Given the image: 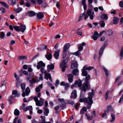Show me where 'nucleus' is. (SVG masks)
<instances>
[{"label":"nucleus","mask_w":123,"mask_h":123,"mask_svg":"<svg viewBox=\"0 0 123 123\" xmlns=\"http://www.w3.org/2000/svg\"><path fill=\"white\" fill-rule=\"evenodd\" d=\"M82 75L83 76H86L85 78L86 82L85 83V85H83V88L84 89V90H85V91L86 90V89L84 88H85V87L86 88V89H87L88 88H89L90 89L91 87L90 85L89 82V80L91 78L90 75L89 74H87L86 75L84 76L83 75V74L82 73Z\"/></svg>","instance_id":"1"},{"label":"nucleus","mask_w":123,"mask_h":123,"mask_svg":"<svg viewBox=\"0 0 123 123\" xmlns=\"http://www.w3.org/2000/svg\"><path fill=\"white\" fill-rule=\"evenodd\" d=\"M89 97H88V98H81L79 100L80 101V102H84L85 103H87V108L88 109H89L90 108L93 103L92 99V102L91 101Z\"/></svg>","instance_id":"2"},{"label":"nucleus","mask_w":123,"mask_h":123,"mask_svg":"<svg viewBox=\"0 0 123 123\" xmlns=\"http://www.w3.org/2000/svg\"><path fill=\"white\" fill-rule=\"evenodd\" d=\"M82 81L80 80H76L75 81L74 83V84L75 85L78 84V86L80 88V89L81 91H84V92H86V90L90 89L89 88H88L87 89H86V88L85 87V88H84L86 89V90L85 91V90H84V89H83V85H85V83L83 84H82Z\"/></svg>","instance_id":"3"},{"label":"nucleus","mask_w":123,"mask_h":123,"mask_svg":"<svg viewBox=\"0 0 123 123\" xmlns=\"http://www.w3.org/2000/svg\"><path fill=\"white\" fill-rule=\"evenodd\" d=\"M94 12H92L91 10L89 9L87 12L86 14H85L84 16V19L86 20L88 18L89 16H90V18L91 20L93 19L94 18Z\"/></svg>","instance_id":"4"},{"label":"nucleus","mask_w":123,"mask_h":123,"mask_svg":"<svg viewBox=\"0 0 123 123\" xmlns=\"http://www.w3.org/2000/svg\"><path fill=\"white\" fill-rule=\"evenodd\" d=\"M68 60V58H66L65 60H63L60 64V67L62 68V71L63 72H64L65 71V68L67 67L66 65Z\"/></svg>","instance_id":"5"},{"label":"nucleus","mask_w":123,"mask_h":123,"mask_svg":"<svg viewBox=\"0 0 123 123\" xmlns=\"http://www.w3.org/2000/svg\"><path fill=\"white\" fill-rule=\"evenodd\" d=\"M86 66H84L81 70L83 75L84 76H86L87 74V72L86 70H90L94 68L93 67H86Z\"/></svg>","instance_id":"6"},{"label":"nucleus","mask_w":123,"mask_h":123,"mask_svg":"<svg viewBox=\"0 0 123 123\" xmlns=\"http://www.w3.org/2000/svg\"><path fill=\"white\" fill-rule=\"evenodd\" d=\"M86 43L85 42H83L82 43L80 44L79 46L78 47V50L76 52L74 53H68L69 54H79V51L82 50L83 49V46L85 45Z\"/></svg>","instance_id":"7"},{"label":"nucleus","mask_w":123,"mask_h":123,"mask_svg":"<svg viewBox=\"0 0 123 123\" xmlns=\"http://www.w3.org/2000/svg\"><path fill=\"white\" fill-rule=\"evenodd\" d=\"M70 46L69 43H67L65 44L63 47V52L64 54L66 52H67L69 49V47Z\"/></svg>","instance_id":"8"},{"label":"nucleus","mask_w":123,"mask_h":123,"mask_svg":"<svg viewBox=\"0 0 123 123\" xmlns=\"http://www.w3.org/2000/svg\"><path fill=\"white\" fill-rule=\"evenodd\" d=\"M25 92H23L22 94L23 97H25V95H28L30 92V90L29 87H27L25 90Z\"/></svg>","instance_id":"9"},{"label":"nucleus","mask_w":123,"mask_h":123,"mask_svg":"<svg viewBox=\"0 0 123 123\" xmlns=\"http://www.w3.org/2000/svg\"><path fill=\"white\" fill-rule=\"evenodd\" d=\"M45 65V64L42 61H40L37 63V68L39 70L41 67H43Z\"/></svg>","instance_id":"10"},{"label":"nucleus","mask_w":123,"mask_h":123,"mask_svg":"<svg viewBox=\"0 0 123 123\" xmlns=\"http://www.w3.org/2000/svg\"><path fill=\"white\" fill-rule=\"evenodd\" d=\"M35 12L33 11H30L27 12L25 16L28 15L30 17H32L36 15Z\"/></svg>","instance_id":"11"},{"label":"nucleus","mask_w":123,"mask_h":123,"mask_svg":"<svg viewBox=\"0 0 123 123\" xmlns=\"http://www.w3.org/2000/svg\"><path fill=\"white\" fill-rule=\"evenodd\" d=\"M44 78L47 80H48V79H49V80L51 82L52 81L50 74V73H45V77H44Z\"/></svg>","instance_id":"12"},{"label":"nucleus","mask_w":123,"mask_h":123,"mask_svg":"<svg viewBox=\"0 0 123 123\" xmlns=\"http://www.w3.org/2000/svg\"><path fill=\"white\" fill-rule=\"evenodd\" d=\"M77 97V92L75 90H74L71 93L70 97L71 98H75Z\"/></svg>","instance_id":"13"},{"label":"nucleus","mask_w":123,"mask_h":123,"mask_svg":"<svg viewBox=\"0 0 123 123\" xmlns=\"http://www.w3.org/2000/svg\"><path fill=\"white\" fill-rule=\"evenodd\" d=\"M68 81L70 83L72 82L73 81V78L74 76L71 74L68 75L67 76Z\"/></svg>","instance_id":"14"},{"label":"nucleus","mask_w":123,"mask_h":123,"mask_svg":"<svg viewBox=\"0 0 123 123\" xmlns=\"http://www.w3.org/2000/svg\"><path fill=\"white\" fill-rule=\"evenodd\" d=\"M78 67V64L76 61H73L71 64V68L74 69Z\"/></svg>","instance_id":"15"},{"label":"nucleus","mask_w":123,"mask_h":123,"mask_svg":"<svg viewBox=\"0 0 123 123\" xmlns=\"http://www.w3.org/2000/svg\"><path fill=\"white\" fill-rule=\"evenodd\" d=\"M26 29V27L25 25L22 24L20 25V31L22 32H24Z\"/></svg>","instance_id":"16"},{"label":"nucleus","mask_w":123,"mask_h":123,"mask_svg":"<svg viewBox=\"0 0 123 123\" xmlns=\"http://www.w3.org/2000/svg\"><path fill=\"white\" fill-rule=\"evenodd\" d=\"M107 43H105L104 45H103V46L101 47V49H100L99 51V54H102L103 52L104 49L105 47L107 46Z\"/></svg>","instance_id":"17"},{"label":"nucleus","mask_w":123,"mask_h":123,"mask_svg":"<svg viewBox=\"0 0 123 123\" xmlns=\"http://www.w3.org/2000/svg\"><path fill=\"white\" fill-rule=\"evenodd\" d=\"M92 92H90L89 93V97L91 101L92 102V97L94 96V90L93 89H92Z\"/></svg>","instance_id":"18"},{"label":"nucleus","mask_w":123,"mask_h":123,"mask_svg":"<svg viewBox=\"0 0 123 123\" xmlns=\"http://www.w3.org/2000/svg\"><path fill=\"white\" fill-rule=\"evenodd\" d=\"M100 18L104 20H107L108 19L107 15L105 13L102 14Z\"/></svg>","instance_id":"19"},{"label":"nucleus","mask_w":123,"mask_h":123,"mask_svg":"<svg viewBox=\"0 0 123 123\" xmlns=\"http://www.w3.org/2000/svg\"><path fill=\"white\" fill-rule=\"evenodd\" d=\"M37 18L38 19H42L43 18L44 15L42 12H40L37 14Z\"/></svg>","instance_id":"20"},{"label":"nucleus","mask_w":123,"mask_h":123,"mask_svg":"<svg viewBox=\"0 0 123 123\" xmlns=\"http://www.w3.org/2000/svg\"><path fill=\"white\" fill-rule=\"evenodd\" d=\"M47 69H48V71L49 72L50 70H53L54 68V66L53 64L50 65H48L47 66Z\"/></svg>","instance_id":"21"},{"label":"nucleus","mask_w":123,"mask_h":123,"mask_svg":"<svg viewBox=\"0 0 123 123\" xmlns=\"http://www.w3.org/2000/svg\"><path fill=\"white\" fill-rule=\"evenodd\" d=\"M113 33V31L111 29H109L106 31L105 34L107 36H110L112 35Z\"/></svg>","instance_id":"22"},{"label":"nucleus","mask_w":123,"mask_h":123,"mask_svg":"<svg viewBox=\"0 0 123 123\" xmlns=\"http://www.w3.org/2000/svg\"><path fill=\"white\" fill-rule=\"evenodd\" d=\"M40 48L41 50H43L45 49L48 51L49 50V49L47 48V46L45 45H42L40 46Z\"/></svg>","instance_id":"23"},{"label":"nucleus","mask_w":123,"mask_h":123,"mask_svg":"<svg viewBox=\"0 0 123 123\" xmlns=\"http://www.w3.org/2000/svg\"><path fill=\"white\" fill-rule=\"evenodd\" d=\"M113 23L114 24H116L118 22L119 18L117 17H115L113 18Z\"/></svg>","instance_id":"24"},{"label":"nucleus","mask_w":123,"mask_h":123,"mask_svg":"<svg viewBox=\"0 0 123 123\" xmlns=\"http://www.w3.org/2000/svg\"><path fill=\"white\" fill-rule=\"evenodd\" d=\"M23 9L22 8L18 7L17 8H15L14 9V11L16 13H18L22 10Z\"/></svg>","instance_id":"25"},{"label":"nucleus","mask_w":123,"mask_h":123,"mask_svg":"<svg viewBox=\"0 0 123 123\" xmlns=\"http://www.w3.org/2000/svg\"><path fill=\"white\" fill-rule=\"evenodd\" d=\"M87 110V109L86 107H84L82 108L81 110L80 114L81 115L84 114L85 112Z\"/></svg>","instance_id":"26"},{"label":"nucleus","mask_w":123,"mask_h":123,"mask_svg":"<svg viewBox=\"0 0 123 123\" xmlns=\"http://www.w3.org/2000/svg\"><path fill=\"white\" fill-rule=\"evenodd\" d=\"M12 93L13 95H15V96L18 97L20 95V94L18 93L16 90H14L12 91Z\"/></svg>","instance_id":"27"},{"label":"nucleus","mask_w":123,"mask_h":123,"mask_svg":"<svg viewBox=\"0 0 123 123\" xmlns=\"http://www.w3.org/2000/svg\"><path fill=\"white\" fill-rule=\"evenodd\" d=\"M79 71L78 69H75L73 71V74L75 76L78 75L79 74Z\"/></svg>","instance_id":"28"},{"label":"nucleus","mask_w":123,"mask_h":123,"mask_svg":"<svg viewBox=\"0 0 123 123\" xmlns=\"http://www.w3.org/2000/svg\"><path fill=\"white\" fill-rule=\"evenodd\" d=\"M81 29V28L78 29L76 31V32L77 34L81 36H82V31H80V30Z\"/></svg>","instance_id":"29"},{"label":"nucleus","mask_w":123,"mask_h":123,"mask_svg":"<svg viewBox=\"0 0 123 123\" xmlns=\"http://www.w3.org/2000/svg\"><path fill=\"white\" fill-rule=\"evenodd\" d=\"M0 4L5 7L9 8L8 5L5 2L0 1Z\"/></svg>","instance_id":"30"},{"label":"nucleus","mask_w":123,"mask_h":123,"mask_svg":"<svg viewBox=\"0 0 123 123\" xmlns=\"http://www.w3.org/2000/svg\"><path fill=\"white\" fill-rule=\"evenodd\" d=\"M111 117L112 119L110 120V121L111 123H112L115 120V116L114 115L113 113L111 114Z\"/></svg>","instance_id":"31"},{"label":"nucleus","mask_w":123,"mask_h":123,"mask_svg":"<svg viewBox=\"0 0 123 123\" xmlns=\"http://www.w3.org/2000/svg\"><path fill=\"white\" fill-rule=\"evenodd\" d=\"M99 23L100 24V26L101 27H104L105 26V23L104 21L103 20L99 21Z\"/></svg>","instance_id":"32"},{"label":"nucleus","mask_w":123,"mask_h":123,"mask_svg":"<svg viewBox=\"0 0 123 123\" xmlns=\"http://www.w3.org/2000/svg\"><path fill=\"white\" fill-rule=\"evenodd\" d=\"M27 58V57L26 56H21L18 57V59L20 60L26 59Z\"/></svg>","instance_id":"33"},{"label":"nucleus","mask_w":123,"mask_h":123,"mask_svg":"<svg viewBox=\"0 0 123 123\" xmlns=\"http://www.w3.org/2000/svg\"><path fill=\"white\" fill-rule=\"evenodd\" d=\"M14 114L16 116L18 115L20 113V112L17 109H15L14 111Z\"/></svg>","instance_id":"34"},{"label":"nucleus","mask_w":123,"mask_h":123,"mask_svg":"<svg viewBox=\"0 0 123 123\" xmlns=\"http://www.w3.org/2000/svg\"><path fill=\"white\" fill-rule=\"evenodd\" d=\"M101 54H95L94 55L93 58L94 59H95L97 57L98 59H99L101 57Z\"/></svg>","instance_id":"35"},{"label":"nucleus","mask_w":123,"mask_h":123,"mask_svg":"<svg viewBox=\"0 0 123 123\" xmlns=\"http://www.w3.org/2000/svg\"><path fill=\"white\" fill-rule=\"evenodd\" d=\"M45 56L48 60H49L52 58V55L51 54H46Z\"/></svg>","instance_id":"36"},{"label":"nucleus","mask_w":123,"mask_h":123,"mask_svg":"<svg viewBox=\"0 0 123 123\" xmlns=\"http://www.w3.org/2000/svg\"><path fill=\"white\" fill-rule=\"evenodd\" d=\"M43 105V104L42 103V104L39 100L36 103V105L38 106H41Z\"/></svg>","instance_id":"37"},{"label":"nucleus","mask_w":123,"mask_h":123,"mask_svg":"<svg viewBox=\"0 0 123 123\" xmlns=\"http://www.w3.org/2000/svg\"><path fill=\"white\" fill-rule=\"evenodd\" d=\"M85 13L84 12L80 15L78 20L79 21H80L83 19V17L85 15Z\"/></svg>","instance_id":"38"},{"label":"nucleus","mask_w":123,"mask_h":123,"mask_svg":"<svg viewBox=\"0 0 123 123\" xmlns=\"http://www.w3.org/2000/svg\"><path fill=\"white\" fill-rule=\"evenodd\" d=\"M14 29L17 31H20V26H14L13 27Z\"/></svg>","instance_id":"39"},{"label":"nucleus","mask_w":123,"mask_h":123,"mask_svg":"<svg viewBox=\"0 0 123 123\" xmlns=\"http://www.w3.org/2000/svg\"><path fill=\"white\" fill-rule=\"evenodd\" d=\"M28 110L30 111L32 110V106H30L28 107H27L25 108V111H26Z\"/></svg>","instance_id":"40"},{"label":"nucleus","mask_w":123,"mask_h":123,"mask_svg":"<svg viewBox=\"0 0 123 123\" xmlns=\"http://www.w3.org/2000/svg\"><path fill=\"white\" fill-rule=\"evenodd\" d=\"M25 83H23L21 85V88L23 91L25 88Z\"/></svg>","instance_id":"41"},{"label":"nucleus","mask_w":123,"mask_h":123,"mask_svg":"<svg viewBox=\"0 0 123 123\" xmlns=\"http://www.w3.org/2000/svg\"><path fill=\"white\" fill-rule=\"evenodd\" d=\"M103 69L105 72L106 75L107 76L108 75V70L104 67H103Z\"/></svg>","instance_id":"42"},{"label":"nucleus","mask_w":123,"mask_h":123,"mask_svg":"<svg viewBox=\"0 0 123 123\" xmlns=\"http://www.w3.org/2000/svg\"><path fill=\"white\" fill-rule=\"evenodd\" d=\"M44 112L45 114H47L49 113V110L47 107H44Z\"/></svg>","instance_id":"43"},{"label":"nucleus","mask_w":123,"mask_h":123,"mask_svg":"<svg viewBox=\"0 0 123 123\" xmlns=\"http://www.w3.org/2000/svg\"><path fill=\"white\" fill-rule=\"evenodd\" d=\"M112 109V108L111 105H109L107 106V108L105 110V112H107L108 111Z\"/></svg>","instance_id":"44"},{"label":"nucleus","mask_w":123,"mask_h":123,"mask_svg":"<svg viewBox=\"0 0 123 123\" xmlns=\"http://www.w3.org/2000/svg\"><path fill=\"white\" fill-rule=\"evenodd\" d=\"M40 71L43 73H44L45 74V73H47L46 72L44 69V68L43 67H41L40 69Z\"/></svg>","instance_id":"45"},{"label":"nucleus","mask_w":123,"mask_h":123,"mask_svg":"<svg viewBox=\"0 0 123 123\" xmlns=\"http://www.w3.org/2000/svg\"><path fill=\"white\" fill-rule=\"evenodd\" d=\"M37 4L39 5H42L43 3L42 0H36Z\"/></svg>","instance_id":"46"},{"label":"nucleus","mask_w":123,"mask_h":123,"mask_svg":"<svg viewBox=\"0 0 123 123\" xmlns=\"http://www.w3.org/2000/svg\"><path fill=\"white\" fill-rule=\"evenodd\" d=\"M85 116L87 117V118L89 120H91L92 118V116H90L88 115L86 113L85 114Z\"/></svg>","instance_id":"47"},{"label":"nucleus","mask_w":123,"mask_h":123,"mask_svg":"<svg viewBox=\"0 0 123 123\" xmlns=\"http://www.w3.org/2000/svg\"><path fill=\"white\" fill-rule=\"evenodd\" d=\"M109 91H107L106 92L105 96V98L106 100L108 97V96L109 93Z\"/></svg>","instance_id":"48"},{"label":"nucleus","mask_w":123,"mask_h":123,"mask_svg":"<svg viewBox=\"0 0 123 123\" xmlns=\"http://www.w3.org/2000/svg\"><path fill=\"white\" fill-rule=\"evenodd\" d=\"M32 98H33L34 101L36 102V103L37 102L38 100V98L36 96L34 97V98H30V99H31Z\"/></svg>","instance_id":"49"},{"label":"nucleus","mask_w":123,"mask_h":123,"mask_svg":"<svg viewBox=\"0 0 123 123\" xmlns=\"http://www.w3.org/2000/svg\"><path fill=\"white\" fill-rule=\"evenodd\" d=\"M10 2V4L12 5H14L16 3V0H12V1H9V2Z\"/></svg>","instance_id":"50"},{"label":"nucleus","mask_w":123,"mask_h":123,"mask_svg":"<svg viewBox=\"0 0 123 123\" xmlns=\"http://www.w3.org/2000/svg\"><path fill=\"white\" fill-rule=\"evenodd\" d=\"M40 118L42 119L41 122L43 123H44L45 122V117L44 116H41Z\"/></svg>","instance_id":"51"},{"label":"nucleus","mask_w":123,"mask_h":123,"mask_svg":"<svg viewBox=\"0 0 123 123\" xmlns=\"http://www.w3.org/2000/svg\"><path fill=\"white\" fill-rule=\"evenodd\" d=\"M5 36V33L3 32H2L0 34V37L1 38L3 39L4 37Z\"/></svg>","instance_id":"52"},{"label":"nucleus","mask_w":123,"mask_h":123,"mask_svg":"<svg viewBox=\"0 0 123 123\" xmlns=\"http://www.w3.org/2000/svg\"><path fill=\"white\" fill-rule=\"evenodd\" d=\"M65 86V90H67L69 88V84L68 83H66Z\"/></svg>","instance_id":"53"},{"label":"nucleus","mask_w":123,"mask_h":123,"mask_svg":"<svg viewBox=\"0 0 123 123\" xmlns=\"http://www.w3.org/2000/svg\"><path fill=\"white\" fill-rule=\"evenodd\" d=\"M41 90L39 87H37L35 89V91L37 92H40Z\"/></svg>","instance_id":"54"},{"label":"nucleus","mask_w":123,"mask_h":123,"mask_svg":"<svg viewBox=\"0 0 123 123\" xmlns=\"http://www.w3.org/2000/svg\"><path fill=\"white\" fill-rule=\"evenodd\" d=\"M81 91V92H80V98H83V97H84V94L83 93V91Z\"/></svg>","instance_id":"55"},{"label":"nucleus","mask_w":123,"mask_h":123,"mask_svg":"<svg viewBox=\"0 0 123 123\" xmlns=\"http://www.w3.org/2000/svg\"><path fill=\"white\" fill-rule=\"evenodd\" d=\"M69 104H71L73 106L74 103L72 100H69L67 102Z\"/></svg>","instance_id":"56"},{"label":"nucleus","mask_w":123,"mask_h":123,"mask_svg":"<svg viewBox=\"0 0 123 123\" xmlns=\"http://www.w3.org/2000/svg\"><path fill=\"white\" fill-rule=\"evenodd\" d=\"M58 100L60 102L62 103H64V100L63 99L59 98L58 99Z\"/></svg>","instance_id":"57"},{"label":"nucleus","mask_w":123,"mask_h":123,"mask_svg":"<svg viewBox=\"0 0 123 123\" xmlns=\"http://www.w3.org/2000/svg\"><path fill=\"white\" fill-rule=\"evenodd\" d=\"M24 5L27 7H29L31 6V4L28 2H26L25 3Z\"/></svg>","instance_id":"58"},{"label":"nucleus","mask_w":123,"mask_h":123,"mask_svg":"<svg viewBox=\"0 0 123 123\" xmlns=\"http://www.w3.org/2000/svg\"><path fill=\"white\" fill-rule=\"evenodd\" d=\"M92 37L93 39L95 41L98 38V37H97V36L95 35H93V36Z\"/></svg>","instance_id":"59"},{"label":"nucleus","mask_w":123,"mask_h":123,"mask_svg":"<svg viewBox=\"0 0 123 123\" xmlns=\"http://www.w3.org/2000/svg\"><path fill=\"white\" fill-rule=\"evenodd\" d=\"M0 10L1 11L2 13H3L5 12L6 10L4 8L1 7L0 8Z\"/></svg>","instance_id":"60"},{"label":"nucleus","mask_w":123,"mask_h":123,"mask_svg":"<svg viewBox=\"0 0 123 123\" xmlns=\"http://www.w3.org/2000/svg\"><path fill=\"white\" fill-rule=\"evenodd\" d=\"M119 6L121 7H123V2L122 1H120L119 4Z\"/></svg>","instance_id":"61"},{"label":"nucleus","mask_w":123,"mask_h":123,"mask_svg":"<svg viewBox=\"0 0 123 123\" xmlns=\"http://www.w3.org/2000/svg\"><path fill=\"white\" fill-rule=\"evenodd\" d=\"M79 104L78 103L76 104L75 105H74H74H73V107L74 106L75 108L76 109H78V106Z\"/></svg>","instance_id":"62"},{"label":"nucleus","mask_w":123,"mask_h":123,"mask_svg":"<svg viewBox=\"0 0 123 123\" xmlns=\"http://www.w3.org/2000/svg\"><path fill=\"white\" fill-rule=\"evenodd\" d=\"M120 22V23L121 24H122L123 27V17L121 18Z\"/></svg>","instance_id":"63"},{"label":"nucleus","mask_w":123,"mask_h":123,"mask_svg":"<svg viewBox=\"0 0 123 123\" xmlns=\"http://www.w3.org/2000/svg\"><path fill=\"white\" fill-rule=\"evenodd\" d=\"M43 104L44 102V99L43 98H40L39 100Z\"/></svg>","instance_id":"64"}]
</instances>
